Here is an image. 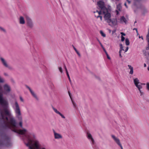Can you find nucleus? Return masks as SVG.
<instances>
[{
  "label": "nucleus",
  "mask_w": 149,
  "mask_h": 149,
  "mask_svg": "<svg viewBox=\"0 0 149 149\" xmlns=\"http://www.w3.org/2000/svg\"><path fill=\"white\" fill-rule=\"evenodd\" d=\"M5 82V79L0 76V83H3ZM2 88L0 85V104L3 109H0V123L4 122L5 127L9 126L6 123V120H8L9 123L13 126H15L16 120L13 116L9 109V104L7 100L3 97V92L1 91Z\"/></svg>",
  "instance_id": "f257e3e1"
},
{
  "label": "nucleus",
  "mask_w": 149,
  "mask_h": 149,
  "mask_svg": "<svg viewBox=\"0 0 149 149\" xmlns=\"http://www.w3.org/2000/svg\"><path fill=\"white\" fill-rule=\"evenodd\" d=\"M6 123L9 126L7 127H5L4 123L2 122L0 123L1 127L3 129H11L12 131L15 132L23 135L24 141L25 144L26 146L28 147L29 149H31L30 146H31V144L35 141H38L35 138V136L33 134H31L28 133L25 134V133L26 132V130L25 129L23 130H19L17 129V123L16 122V125L15 126H12L10 123H9L8 120H6Z\"/></svg>",
  "instance_id": "f03ea898"
},
{
  "label": "nucleus",
  "mask_w": 149,
  "mask_h": 149,
  "mask_svg": "<svg viewBox=\"0 0 149 149\" xmlns=\"http://www.w3.org/2000/svg\"><path fill=\"white\" fill-rule=\"evenodd\" d=\"M15 114L16 118L20 121L19 125L22 127V117L20 107L17 101H15L14 104L12 106Z\"/></svg>",
  "instance_id": "7ed1b4c3"
},
{
  "label": "nucleus",
  "mask_w": 149,
  "mask_h": 149,
  "mask_svg": "<svg viewBox=\"0 0 149 149\" xmlns=\"http://www.w3.org/2000/svg\"><path fill=\"white\" fill-rule=\"evenodd\" d=\"M104 15V17L105 21L107 22L109 25L111 26L116 25L117 24V20L116 19H111V15L108 12V10L103 12Z\"/></svg>",
  "instance_id": "20e7f679"
},
{
  "label": "nucleus",
  "mask_w": 149,
  "mask_h": 149,
  "mask_svg": "<svg viewBox=\"0 0 149 149\" xmlns=\"http://www.w3.org/2000/svg\"><path fill=\"white\" fill-rule=\"evenodd\" d=\"M3 145L8 147L12 145L10 138L5 133L2 134L0 138V146Z\"/></svg>",
  "instance_id": "39448f33"
},
{
  "label": "nucleus",
  "mask_w": 149,
  "mask_h": 149,
  "mask_svg": "<svg viewBox=\"0 0 149 149\" xmlns=\"http://www.w3.org/2000/svg\"><path fill=\"white\" fill-rule=\"evenodd\" d=\"M31 149H46L45 148L42 147L38 141H35L30 146Z\"/></svg>",
  "instance_id": "423d86ee"
},
{
  "label": "nucleus",
  "mask_w": 149,
  "mask_h": 149,
  "mask_svg": "<svg viewBox=\"0 0 149 149\" xmlns=\"http://www.w3.org/2000/svg\"><path fill=\"white\" fill-rule=\"evenodd\" d=\"M134 82L135 86L138 88L140 93V95L142 96L143 94V93L141 91V89L142 88V86L141 83L139 82V80L138 78H136L134 79Z\"/></svg>",
  "instance_id": "0eeeda50"
},
{
  "label": "nucleus",
  "mask_w": 149,
  "mask_h": 149,
  "mask_svg": "<svg viewBox=\"0 0 149 149\" xmlns=\"http://www.w3.org/2000/svg\"><path fill=\"white\" fill-rule=\"evenodd\" d=\"M25 17L27 26L31 29L33 28L34 26V24L32 20L28 15H26Z\"/></svg>",
  "instance_id": "6e6552de"
},
{
  "label": "nucleus",
  "mask_w": 149,
  "mask_h": 149,
  "mask_svg": "<svg viewBox=\"0 0 149 149\" xmlns=\"http://www.w3.org/2000/svg\"><path fill=\"white\" fill-rule=\"evenodd\" d=\"M97 5L102 12L104 11H105L108 9L105 6L104 2L102 1H100L98 2Z\"/></svg>",
  "instance_id": "1a4fd4ad"
},
{
  "label": "nucleus",
  "mask_w": 149,
  "mask_h": 149,
  "mask_svg": "<svg viewBox=\"0 0 149 149\" xmlns=\"http://www.w3.org/2000/svg\"><path fill=\"white\" fill-rule=\"evenodd\" d=\"M3 87L5 94H6L7 93L10 92L11 91V88L9 85L7 84H6L4 85Z\"/></svg>",
  "instance_id": "9d476101"
},
{
  "label": "nucleus",
  "mask_w": 149,
  "mask_h": 149,
  "mask_svg": "<svg viewBox=\"0 0 149 149\" xmlns=\"http://www.w3.org/2000/svg\"><path fill=\"white\" fill-rule=\"evenodd\" d=\"M111 136L112 138L113 139L114 141L116 142V143L117 144V145H118V146H119L120 148H121V149H123V147L122 146V145L121 143H120V141L119 139L116 137L114 135H111Z\"/></svg>",
  "instance_id": "9b49d317"
},
{
  "label": "nucleus",
  "mask_w": 149,
  "mask_h": 149,
  "mask_svg": "<svg viewBox=\"0 0 149 149\" xmlns=\"http://www.w3.org/2000/svg\"><path fill=\"white\" fill-rule=\"evenodd\" d=\"M25 86L26 87L28 88L30 91L32 95L37 100H38V98L37 97L36 94L34 93V92L32 90L30 87L27 85H26Z\"/></svg>",
  "instance_id": "f8f14e48"
},
{
  "label": "nucleus",
  "mask_w": 149,
  "mask_h": 149,
  "mask_svg": "<svg viewBox=\"0 0 149 149\" xmlns=\"http://www.w3.org/2000/svg\"><path fill=\"white\" fill-rule=\"evenodd\" d=\"M53 132L54 133V138L55 139H58L62 138V137L61 134L56 133L55 132L54 130Z\"/></svg>",
  "instance_id": "ddd939ff"
},
{
  "label": "nucleus",
  "mask_w": 149,
  "mask_h": 149,
  "mask_svg": "<svg viewBox=\"0 0 149 149\" xmlns=\"http://www.w3.org/2000/svg\"><path fill=\"white\" fill-rule=\"evenodd\" d=\"M87 137L88 139L90 140L92 144H94L95 143L94 141L93 138L91 135L89 133H87Z\"/></svg>",
  "instance_id": "4468645a"
},
{
  "label": "nucleus",
  "mask_w": 149,
  "mask_h": 149,
  "mask_svg": "<svg viewBox=\"0 0 149 149\" xmlns=\"http://www.w3.org/2000/svg\"><path fill=\"white\" fill-rule=\"evenodd\" d=\"M128 19V18H125L124 16H122L121 17L120 19V23H125V24H126L127 23Z\"/></svg>",
  "instance_id": "2eb2a0df"
},
{
  "label": "nucleus",
  "mask_w": 149,
  "mask_h": 149,
  "mask_svg": "<svg viewBox=\"0 0 149 149\" xmlns=\"http://www.w3.org/2000/svg\"><path fill=\"white\" fill-rule=\"evenodd\" d=\"M0 59L3 65L5 67L8 68V66L7 63H6V61L4 60V59L3 58L1 57L0 58Z\"/></svg>",
  "instance_id": "dca6fc26"
},
{
  "label": "nucleus",
  "mask_w": 149,
  "mask_h": 149,
  "mask_svg": "<svg viewBox=\"0 0 149 149\" xmlns=\"http://www.w3.org/2000/svg\"><path fill=\"white\" fill-rule=\"evenodd\" d=\"M63 65H64V69H65V71H66V73L67 75V77H68V79L69 80V81L70 82V83L71 84V79H70V78L69 74H68V71L67 70V69L66 68V65H65V64H64Z\"/></svg>",
  "instance_id": "f3484780"
},
{
  "label": "nucleus",
  "mask_w": 149,
  "mask_h": 149,
  "mask_svg": "<svg viewBox=\"0 0 149 149\" xmlns=\"http://www.w3.org/2000/svg\"><path fill=\"white\" fill-rule=\"evenodd\" d=\"M19 23L23 24L25 23V21L24 18L22 16H20L19 18Z\"/></svg>",
  "instance_id": "a211bd4d"
},
{
  "label": "nucleus",
  "mask_w": 149,
  "mask_h": 149,
  "mask_svg": "<svg viewBox=\"0 0 149 149\" xmlns=\"http://www.w3.org/2000/svg\"><path fill=\"white\" fill-rule=\"evenodd\" d=\"M128 66L129 68L130 69V74H132L133 73V68L131 65H128Z\"/></svg>",
  "instance_id": "6ab92c4d"
},
{
  "label": "nucleus",
  "mask_w": 149,
  "mask_h": 149,
  "mask_svg": "<svg viewBox=\"0 0 149 149\" xmlns=\"http://www.w3.org/2000/svg\"><path fill=\"white\" fill-rule=\"evenodd\" d=\"M52 108L54 110V112L56 113L59 114L60 113V112H59L56 109L54 108L53 107H52Z\"/></svg>",
  "instance_id": "aec40b11"
},
{
  "label": "nucleus",
  "mask_w": 149,
  "mask_h": 149,
  "mask_svg": "<svg viewBox=\"0 0 149 149\" xmlns=\"http://www.w3.org/2000/svg\"><path fill=\"white\" fill-rule=\"evenodd\" d=\"M73 48L74 49L75 51V52H76L77 53V54L79 56H80L81 55H80V54L78 52V51L75 48V47H74L73 45Z\"/></svg>",
  "instance_id": "412c9836"
},
{
  "label": "nucleus",
  "mask_w": 149,
  "mask_h": 149,
  "mask_svg": "<svg viewBox=\"0 0 149 149\" xmlns=\"http://www.w3.org/2000/svg\"><path fill=\"white\" fill-rule=\"evenodd\" d=\"M125 44L127 45H129L130 44L129 40L128 38L125 39Z\"/></svg>",
  "instance_id": "4be33fe9"
},
{
  "label": "nucleus",
  "mask_w": 149,
  "mask_h": 149,
  "mask_svg": "<svg viewBox=\"0 0 149 149\" xmlns=\"http://www.w3.org/2000/svg\"><path fill=\"white\" fill-rule=\"evenodd\" d=\"M0 30L1 31L3 32L6 33V30L4 29L3 28L0 26Z\"/></svg>",
  "instance_id": "5701e85b"
},
{
  "label": "nucleus",
  "mask_w": 149,
  "mask_h": 149,
  "mask_svg": "<svg viewBox=\"0 0 149 149\" xmlns=\"http://www.w3.org/2000/svg\"><path fill=\"white\" fill-rule=\"evenodd\" d=\"M100 34H101V35L103 37H106V35L105 33H104L101 30L100 31Z\"/></svg>",
  "instance_id": "b1692460"
},
{
  "label": "nucleus",
  "mask_w": 149,
  "mask_h": 149,
  "mask_svg": "<svg viewBox=\"0 0 149 149\" xmlns=\"http://www.w3.org/2000/svg\"><path fill=\"white\" fill-rule=\"evenodd\" d=\"M58 69L60 71V72L61 73H62L63 72L62 68L61 67H58Z\"/></svg>",
  "instance_id": "393cba45"
},
{
  "label": "nucleus",
  "mask_w": 149,
  "mask_h": 149,
  "mask_svg": "<svg viewBox=\"0 0 149 149\" xmlns=\"http://www.w3.org/2000/svg\"><path fill=\"white\" fill-rule=\"evenodd\" d=\"M95 12H97L98 13V14L99 15H101L102 14V12L103 13V12L101 11V10L100 11H98V10H96V12H94V13H95Z\"/></svg>",
  "instance_id": "a878e982"
},
{
  "label": "nucleus",
  "mask_w": 149,
  "mask_h": 149,
  "mask_svg": "<svg viewBox=\"0 0 149 149\" xmlns=\"http://www.w3.org/2000/svg\"><path fill=\"white\" fill-rule=\"evenodd\" d=\"M72 102L73 104V105L74 107L75 108L76 107V103L71 99Z\"/></svg>",
  "instance_id": "bb28decb"
},
{
  "label": "nucleus",
  "mask_w": 149,
  "mask_h": 149,
  "mask_svg": "<svg viewBox=\"0 0 149 149\" xmlns=\"http://www.w3.org/2000/svg\"><path fill=\"white\" fill-rule=\"evenodd\" d=\"M146 39L148 41V45H149V33L148 35L147 36Z\"/></svg>",
  "instance_id": "cd10ccee"
},
{
  "label": "nucleus",
  "mask_w": 149,
  "mask_h": 149,
  "mask_svg": "<svg viewBox=\"0 0 149 149\" xmlns=\"http://www.w3.org/2000/svg\"><path fill=\"white\" fill-rule=\"evenodd\" d=\"M95 17H96V16L95 15ZM98 17H99V18H100V19L102 21V16L99 15L96 16V18H98Z\"/></svg>",
  "instance_id": "c85d7f7f"
},
{
  "label": "nucleus",
  "mask_w": 149,
  "mask_h": 149,
  "mask_svg": "<svg viewBox=\"0 0 149 149\" xmlns=\"http://www.w3.org/2000/svg\"><path fill=\"white\" fill-rule=\"evenodd\" d=\"M63 118H65V117L63 116L62 114H61V113L59 114Z\"/></svg>",
  "instance_id": "c756f323"
},
{
  "label": "nucleus",
  "mask_w": 149,
  "mask_h": 149,
  "mask_svg": "<svg viewBox=\"0 0 149 149\" xmlns=\"http://www.w3.org/2000/svg\"><path fill=\"white\" fill-rule=\"evenodd\" d=\"M147 88L149 91V83H147L146 84Z\"/></svg>",
  "instance_id": "7c9ffc66"
},
{
  "label": "nucleus",
  "mask_w": 149,
  "mask_h": 149,
  "mask_svg": "<svg viewBox=\"0 0 149 149\" xmlns=\"http://www.w3.org/2000/svg\"><path fill=\"white\" fill-rule=\"evenodd\" d=\"M120 49H122L123 50H124V49H123V45L122 44H120Z\"/></svg>",
  "instance_id": "2f4dec72"
},
{
  "label": "nucleus",
  "mask_w": 149,
  "mask_h": 149,
  "mask_svg": "<svg viewBox=\"0 0 149 149\" xmlns=\"http://www.w3.org/2000/svg\"><path fill=\"white\" fill-rule=\"evenodd\" d=\"M20 100L21 101L23 102L24 101V100L21 96H20L19 97Z\"/></svg>",
  "instance_id": "473e14b6"
},
{
  "label": "nucleus",
  "mask_w": 149,
  "mask_h": 149,
  "mask_svg": "<svg viewBox=\"0 0 149 149\" xmlns=\"http://www.w3.org/2000/svg\"><path fill=\"white\" fill-rule=\"evenodd\" d=\"M125 39V38L123 36H121V41H123Z\"/></svg>",
  "instance_id": "72a5a7b5"
},
{
  "label": "nucleus",
  "mask_w": 149,
  "mask_h": 149,
  "mask_svg": "<svg viewBox=\"0 0 149 149\" xmlns=\"http://www.w3.org/2000/svg\"><path fill=\"white\" fill-rule=\"evenodd\" d=\"M106 56H107V57L108 59H111V58L109 57V55L108 54H106Z\"/></svg>",
  "instance_id": "f704fd0d"
},
{
  "label": "nucleus",
  "mask_w": 149,
  "mask_h": 149,
  "mask_svg": "<svg viewBox=\"0 0 149 149\" xmlns=\"http://www.w3.org/2000/svg\"><path fill=\"white\" fill-rule=\"evenodd\" d=\"M97 40L98 41V42H99L100 44L101 47H102V46H103V45H102V43H101V42H100V40H98V39H97Z\"/></svg>",
  "instance_id": "c9c22d12"
},
{
  "label": "nucleus",
  "mask_w": 149,
  "mask_h": 149,
  "mask_svg": "<svg viewBox=\"0 0 149 149\" xmlns=\"http://www.w3.org/2000/svg\"><path fill=\"white\" fill-rule=\"evenodd\" d=\"M120 34L122 35L121 36H125V34L123 32H121Z\"/></svg>",
  "instance_id": "e433bc0d"
},
{
  "label": "nucleus",
  "mask_w": 149,
  "mask_h": 149,
  "mask_svg": "<svg viewBox=\"0 0 149 149\" xmlns=\"http://www.w3.org/2000/svg\"><path fill=\"white\" fill-rule=\"evenodd\" d=\"M94 76L96 78H97V79L99 80H100V78L99 77H97L95 75Z\"/></svg>",
  "instance_id": "4c0bfd02"
},
{
  "label": "nucleus",
  "mask_w": 149,
  "mask_h": 149,
  "mask_svg": "<svg viewBox=\"0 0 149 149\" xmlns=\"http://www.w3.org/2000/svg\"><path fill=\"white\" fill-rule=\"evenodd\" d=\"M117 9H118V10H120V6H117Z\"/></svg>",
  "instance_id": "58836bf2"
},
{
  "label": "nucleus",
  "mask_w": 149,
  "mask_h": 149,
  "mask_svg": "<svg viewBox=\"0 0 149 149\" xmlns=\"http://www.w3.org/2000/svg\"><path fill=\"white\" fill-rule=\"evenodd\" d=\"M128 47H127L126 48V49H125V52H126L128 50Z\"/></svg>",
  "instance_id": "ea45409f"
},
{
  "label": "nucleus",
  "mask_w": 149,
  "mask_h": 149,
  "mask_svg": "<svg viewBox=\"0 0 149 149\" xmlns=\"http://www.w3.org/2000/svg\"><path fill=\"white\" fill-rule=\"evenodd\" d=\"M134 29H136V32L137 34V35L138 34V30H137V29L136 28H134Z\"/></svg>",
  "instance_id": "a19ab883"
},
{
  "label": "nucleus",
  "mask_w": 149,
  "mask_h": 149,
  "mask_svg": "<svg viewBox=\"0 0 149 149\" xmlns=\"http://www.w3.org/2000/svg\"><path fill=\"white\" fill-rule=\"evenodd\" d=\"M134 29H136V32L137 34V35L138 34V30H137V29L136 28H134Z\"/></svg>",
  "instance_id": "79ce46f5"
},
{
  "label": "nucleus",
  "mask_w": 149,
  "mask_h": 149,
  "mask_svg": "<svg viewBox=\"0 0 149 149\" xmlns=\"http://www.w3.org/2000/svg\"><path fill=\"white\" fill-rule=\"evenodd\" d=\"M102 47L104 51L106 50L105 49L104 47H103V46H102Z\"/></svg>",
  "instance_id": "37998d69"
},
{
  "label": "nucleus",
  "mask_w": 149,
  "mask_h": 149,
  "mask_svg": "<svg viewBox=\"0 0 149 149\" xmlns=\"http://www.w3.org/2000/svg\"><path fill=\"white\" fill-rule=\"evenodd\" d=\"M68 93H69V95L70 97L71 98V93L69 91H68Z\"/></svg>",
  "instance_id": "c03bdc74"
},
{
  "label": "nucleus",
  "mask_w": 149,
  "mask_h": 149,
  "mask_svg": "<svg viewBox=\"0 0 149 149\" xmlns=\"http://www.w3.org/2000/svg\"><path fill=\"white\" fill-rule=\"evenodd\" d=\"M122 50H123L122 49H120V51H119V53L121 54Z\"/></svg>",
  "instance_id": "a18cd8bd"
},
{
  "label": "nucleus",
  "mask_w": 149,
  "mask_h": 149,
  "mask_svg": "<svg viewBox=\"0 0 149 149\" xmlns=\"http://www.w3.org/2000/svg\"><path fill=\"white\" fill-rule=\"evenodd\" d=\"M139 38H141V39H143V37L142 36H139Z\"/></svg>",
  "instance_id": "49530a36"
},
{
  "label": "nucleus",
  "mask_w": 149,
  "mask_h": 149,
  "mask_svg": "<svg viewBox=\"0 0 149 149\" xmlns=\"http://www.w3.org/2000/svg\"><path fill=\"white\" fill-rule=\"evenodd\" d=\"M119 56H120V58H122V55H121V54H120V53H119Z\"/></svg>",
  "instance_id": "de8ad7c7"
},
{
  "label": "nucleus",
  "mask_w": 149,
  "mask_h": 149,
  "mask_svg": "<svg viewBox=\"0 0 149 149\" xmlns=\"http://www.w3.org/2000/svg\"><path fill=\"white\" fill-rule=\"evenodd\" d=\"M127 1L128 2V3H129V4H130V3H131V1H129V0H128V1Z\"/></svg>",
  "instance_id": "09e8293b"
},
{
  "label": "nucleus",
  "mask_w": 149,
  "mask_h": 149,
  "mask_svg": "<svg viewBox=\"0 0 149 149\" xmlns=\"http://www.w3.org/2000/svg\"><path fill=\"white\" fill-rule=\"evenodd\" d=\"M104 52H105V53L106 54H108V53H107V51H106V50H105V51H104Z\"/></svg>",
  "instance_id": "8fccbe9b"
},
{
  "label": "nucleus",
  "mask_w": 149,
  "mask_h": 149,
  "mask_svg": "<svg viewBox=\"0 0 149 149\" xmlns=\"http://www.w3.org/2000/svg\"><path fill=\"white\" fill-rule=\"evenodd\" d=\"M146 64L144 63V67H146Z\"/></svg>",
  "instance_id": "3c124183"
},
{
  "label": "nucleus",
  "mask_w": 149,
  "mask_h": 149,
  "mask_svg": "<svg viewBox=\"0 0 149 149\" xmlns=\"http://www.w3.org/2000/svg\"><path fill=\"white\" fill-rule=\"evenodd\" d=\"M141 0H135V1H141Z\"/></svg>",
  "instance_id": "603ef678"
},
{
  "label": "nucleus",
  "mask_w": 149,
  "mask_h": 149,
  "mask_svg": "<svg viewBox=\"0 0 149 149\" xmlns=\"http://www.w3.org/2000/svg\"><path fill=\"white\" fill-rule=\"evenodd\" d=\"M125 6L126 7V8H127V5H126V3H125Z\"/></svg>",
  "instance_id": "864d4df0"
},
{
  "label": "nucleus",
  "mask_w": 149,
  "mask_h": 149,
  "mask_svg": "<svg viewBox=\"0 0 149 149\" xmlns=\"http://www.w3.org/2000/svg\"><path fill=\"white\" fill-rule=\"evenodd\" d=\"M116 11L117 13V14H118V12L117 10H116Z\"/></svg>",
  "instance_id": "5fc2aeb1"
},
{
  "label": "nucleus",
  "mask_w": 149,
  "mask_h": 149,
  "mask_svg": "<svg viewBox=\"0 0 149 149\" xmlns=\"http://www.w3.org/2000/svg\"><path fill=\"white\" fill-rule=\"evenodd\" d=\"M148 70L149 71V66L148 67Z\"/></svg>",
  "instance_id": "6e6d98bb"
},
{
  "label": "nucleus",
  "mask_w": 149,
  "mask_h": 149,
  "mask_svg": "<svg viewBox=\"0 0 149 149\" xmlns=\"http://www.w3.org/2000/svg\"><path fill=\"white\" fill-rule=\"evenodd\" d=\"M141 85H142V84L143 85H145V84H144V83L142 84V83H141Z\"/></svg>",
  "instance_id": "4d7b16f0"
},
{
  "label": "nucleus",
  "mask_w": 149,
  "mask_h": 149,
  "mask_svg": "<svg viewBox=\"0 0 149 149\" xmlns=\"http://www.w3.org/2000/svg\"><path fill=\"white\" fill-rule=\"evenodd\" d=\"M145 12H147V10H145Z\"/></svg>",
  "instance_id": "13d9d810"
},
{
  "label": "nucleus",
  "mask_w": 149,
  "mask_h": 149,
  "mask_svg": "<svg viewBox=\"0 0 149 149\" xmlns=\"http://www.w3.org/2000/svg\"><path fill=\"white\" fill-rule=\"evenodd\" d=\"M136 21H135V22H134V23H136Z\"/></svg>",
  "instance_id": "bf43d9fd"
},
{
  "label": "nucleus",
  "mask_w": 149,
  "mask_h": 149,
  "mask_svg": "<svg viewBox=\"0 0 149 149\" xmlns=\"http://www.w3.org/2000/svg\"><path fill=\"white\" fill-rule=\"evenodd\" d=\"M127 1H128V0H126Z\"/></svg>",
  "instance_id": "052dcab7"
}]
</instances>
